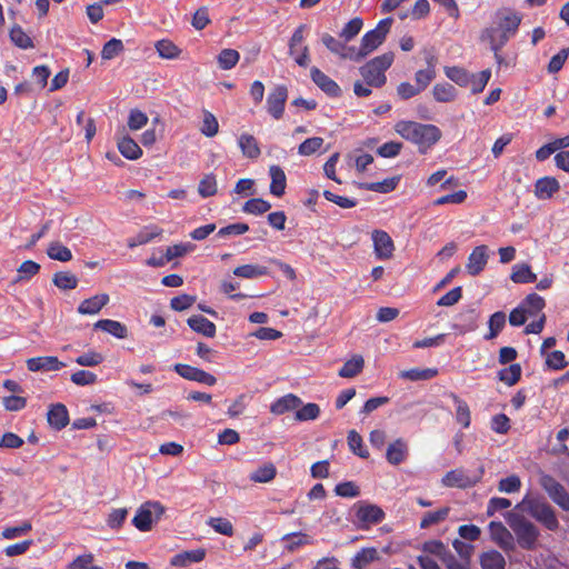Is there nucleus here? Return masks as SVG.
<instances>
[{
    "mask_svg": "<svg viewBox=\"0 0 569 569\" xmlns=\"http://www.w3.org/2000/svg\"><path fill=\"white\" fill-rule=\"evenodd\" d=\"M395 131L407 141L416 144L421 154H426L442 137L441 130L431 123L400 120Z\"/></svg>",
    "mask_w": 569,
    "mask_h": 569,
    "instance_id": "1",
    "label": "nucleus"
},
{
    "mask_svg": "<svg viewBox=\"0 0 569 569\" xmlns=\"http://www.w3.org/2000/svg\"><path fill=\"white\" fill-rule=\"evenodd\" d=\"M522 17L518 12L507 11L498 13L497 27L487 28L482 37L490 43L492 51L501 50L513 37L521 23Z\"/></svg>",
    "mask_w": 569,
    "mask_h": 569,
    "instance_id": "2",
    "label": "nucleus"
},
{
    "mask_svg": "<svg viewBox=\"0 0 569 569\" xmlns=\"http://www.w3.org/2000/svg\"><path fill=\"white\" fill-rule=\"evenodd\" d=\"M505 519L512 529L520 548L525 550L536 549L540 532L532 522L515 511H508Z\"/></svg>",
    "mask_w": 569,
    "mask_h": 569,
    "instance_id": "3",
    "label": "nucleus"
},
{
    "mask_svg": "<svg viewBox=\"0 0 569 569\" xmlns=\"http://www.w3.org/2000/svg\"><path fill=\"white\" fill-rule=\"evenodd\" d=\"M395 59L392 52H385L366 62L359 68L363 81L369 87L381 88L387 82L386 71L391 67Z\"/></svg>",
    "mask_w": 569,
    "mask_h": 569,
    "instance_id": "4",
    "label": "nucleus"
},
{
    "mask_svg": "<svg viewBox=\"0 0 569 569\" xmlns=\"http://www.w3.org/2000/svg\"><path fill=\"white\" fill-rule=\"evenodd\" d=\"M525 507V510L546 529L556 531L559 528V521L553 508L546 501L525 498L517 508Z\"/></svg>",
    "mask_w": 569,
    "mask_h": 569,
    "instance_id": "5",
    "label": "nucleus"
},
{
    "mask_svg": "<svg viewBox=\"0 0 569 569\" xmlns=\"http://www.w3.org/2000/svg\"><path fill=\"white\" fill-rule=\"evenodd\" d=\"M393 19L391 17L380 20L376 28L366 32L360 41L362 53L370 54L377 50L386 40L390 32Z\"/></svg>",
    "mask_w": 569,
    "mask_h": 569,
    "instance_id": "6",
    "label": "nucleus"
},
{
    "mask_svg": "<svg viewBox=\"0 0 569 569\" xmlns=\"http://www.w3.org/2000/svg\"><path fill=\"white\" fill-rule=\"evenodd\" d=\"M163 513L164 507L161 502L147 501L138 508L132 519V525L141 532L149 531L152 528L153 515H156V520H158Z\"/></svg>",
    "mask_w": 569,
    "mask_h": 569,
    "instance_id": "7",
    "label": "nucleus"
},
{
    "mask_svg": "<svg viewBox=\"0 0 569 569\" xmlns=\"http://www.w3.org/2000/svg\"><path fill=\"white\" fill-rule=\"evenodd\" d=\"M539 485L557 506L563 511H569V493L555 477L540 472Z\"/></svg>",
    "mask_w": 569,
    "mask_h": 569,
    "instance_id": "8",
    "label": "nucleus"
},
{
    "mask_svg": "<svg viewBox=\"0 0 569 569\" xmlns=\"http://www.w3.org/2000/svg\"><path fill=\"white\" fill-rule=\"evenodd\" d=\"M483 472L482 467L479 468L478 472L475 475H469L462 468H458L448 471L441 482L449 488L467 489L477 485L481 480Z\"/></svg>",
    "mask_w": 569,
    "mask_h": 569,
    "instance_id": "9",
    "label": "nucleus"
},
{
    "mask_svg": "<svg viewBox=\"0 0 569 569\" xmlns=\"http://www.w3.org/2000/svg\"><path fill=\"white\" fill-rule=\"evenodd\" d=\"M287 98L288 89L284 84H278L269 92L267 110L273 119L279 120L282 118Z\"/></svg>",
    "mask_w": 569,
    "mask_h": 569,
    "instance_id": "10",
    "label": "nucleus"
},
{
    "mask_svg": "<svg viewBox=\"0 0 569 569\" xmlns=\"http://www.w3.org/2000/svg\"><path fill=\"white\" fill-rule=\"evenodd\" d=\"M173 370L180 377L189 381H196L207 386H214L217 383V378L213 375L190 365L176 363Z\"/></svg>",
    "mask_w": 569,
    "mask_h": 569,
    "instance_id": "11",
    "label": "nucleus"
},
{
    "mask_svg": "<svg viewBox=\"0 0 569 569\" xmlns=\"http://www.w3.org/2000/svg\"><path fill=\"white\" fill-rule=\"evenodd\" d=\"M491 540L502 550L509 552L516 548L512 533L500 521H491L488 526Z\"/></svg>",
    "mask_w": 569,
    "mask_h": 569,
    "instance_id": "12",
    "label": "nucleus"
},
{
    "mask_svg": "<svg viewBox=\"0 0 569 569\" xmlns=\"http://www.w3.org/2000/svg\"><path fill=\"white\" fill-rule=\"evenodd\" d=\"M488 259V247L486 244L477 246L468 257L467 272L470 276H478L487 266Z\"/></svg>",
    "mask_w": 569,
    "mask_h": 569,
    "instance_id": "13",
    "label": "nucleus"
},
{
    "mask_svg": "<svg viewBox=\"0 0 569 569\" xmlns=\"http://www.w3.org/2000/svg\"><path fill=\"white\" fill-rule=\"evenodd\" d=\"M27 368L31 372L38 371H58L66 367V363L60 361L54 356H41L29 358L26 361Z\"/></svg>",
    "mask_w": 569,
    "mask_h": 569,
    "instance_id": "14",
    "label": "nucleus"
},
{
    "mask_svg": "<svg viewBox=\"0 0 569 569\" xmlns=\"http://www.w3.org/2000/svg\"><path fill=\"white\" fill-rule=\"evenodd\" d=\"M356 506V517L361 523L377 525L385 519L383 510L376 505L358 502Z\"/></svg>",
    "mask_w": 569,
    "mask_h": 569,
    "instance_id": "15",
    "label": "nucleus"
},
{
    "mask_svg": "<svg viewBox=\"0 0 569 569\" xmlns=\"http://www.w3.org/2000/svg\"><path fill=\"white\" fill-rule=\"evenodd\" d=\"M375 253L379 259H389L393 254L395 244L391 237L383 230L372 232Z\"/></svg>",
    "mask_w": 569,
    "mask_h": 569,
    "instance_id": "16",
    "label": "nucleus"
},
{
    "mask_svg": "<svg viewBox=\"0 0 569 569\" xmlns=\"http://www.w3.org/2000/svg\"><path fill=\"white\" fill-rule=\"evenodd\" d=\"M310 77L312 81L328 96L338 97L341 93V89L338 83L329 78L325 72H322L319 68L312 67L310 69Z\"/></svg>",
    "mask_w": 569,
    "mask_h": 569,
    "instance_id": "17",
    "label": "nucleus"
},
{
    "mask_svg": "<svg viewBox=\"0 0 569 569\" xmlns=\"http://www.w3.org/2000/svg\"><path fill=\"white\" fill-rule=\"evenodd\" d=\"M302 405V400L293 395L287 393L278 399H276L270 406V412L276 416L284 415L289 411H293Z\"/></svg>",
    "mask_w": 569,
    "mask_h": 569,
    "instance_id": "18",
    "label": "nucleus"
},
{
    "mask_svg": "<svg viewBox=\"0 0 569 569\" xmlns=\"http://www.w3.org/2000/svg\"><path fill=\"white\" fill-rule=\"evenodd\" d=\"M47 420L51 428L63 429L69 423L67 407L62 403L52 405L48 410Z\"/></svg>",
    "mask_w": 569,
    "mask_h": 569,
    "instance_id": "19",
    "label": "nucleus"
},
{
    "mask_svg": "<svg viewBox=\"0 0 569 569\" xmlns=\"http://www.w3.org/2000/svg\"><path fill=\"white\" fill-rule=\"evenodd\" d=\"M188 326L197 333L207 338H213L217 333L216 325L201 315H194L188 318Z\"/></svg>",
    "mask_w": 569,
    "mask_h": 569,
    "instance_id": "20",
    "label": "nucleus"
},
{
    "mask_svg": "<svg viewBox=\"0 0 569 569\" xmlns=\"http://www.w3.org/2000/svg\"><path fill=\"white\" fill-rule=\"evenodd\" d=\"M559 190L560 184L555 177H542L535 184V194L538 199H550Z\"/></svg>",
    "mask_w": 569,
    "mask_h": 569,
    "instance_id": "21",
    "label": "nucleus"
},
{
    "mask_svg": "<svg viewBox=\"0 0 569 569\" xmlns=\"http://www.w3.org/2000/svg\"><path fill=\"white\" fill-rule=\"evenodd\" d=\"M108 293H99L88 299H84L78 307L80 315H97L99 311L109 303Z\"/></svg>",
    "mask_w": 569,
    "mask_h": 569,
    "instance_id": "22",
    "label": "nucleus"
},
{
    "mask_svg": "<svg viewBox=\"0 0 569 569\" xmlns=\"http://www.w3.org/2000/svg\"><path fill=\"white\" fill-rule=\"evenodd\" d=\"M206 557V550L202 548L183 551L174 555L170 563L174 567H187L191 563L200 562Z\"/></svg>",
    "mask_w": 569,
    "mask_h": 569,
    "instance_id": "23",
    "label": "nucleus"
},
{
    "mask_svg": "<svg viewBox=\"0 0 569 569\" xmlns=\"http://www.w3.org/2000/svg\"><path fill=\"white\" fill-rule=\"evenodd\" d=\"M269 174L271 178L270 183V193L276 197H281L284 194L286 186H287V178L283 169L279 166H271L269 168Z\"/></svg>",
    "mask_w": 569,
    "mask_h": 569,
    "instance_id": "24",
    "label": "nucleus"
},
{
    "mask_svg": "<svg viewBox=\"0 0 569 569\" xmlns=\"http://www.w3.org/2000/svg\"><path fill=\"white\" fill-rule=\"evenodd\" d=\"M162 234V229L157 224H149L143 227L136 237L129 239L128 247L134 248L137 246L146 244L152 241L154 238Z\"/></svg>",
    "mask_w": 569,
    "mask_h": 569,
    "instance_id": "25",
    "label": "nucleus"
},
{
    "mask_svg": "<svg viewBox=\"0 0 569 569\" xmlns=\"http://www.w3.org/2000/svg\"><path fill=\"white\" fill-rule=\"evenodd\" d=\"M407 455V443L402 439H397L388 446L386 459L389 463L397 466L406 460Z\"/></svg>",
    "mask_w": 569,
    "mask_h": 569,
    "instance_id": "26",
    "label": "nucleus"
},
{
    "mask_svg": "<svg viewBox=\"0 0 569 569\" xmlns=\"http://www.w3.org/2000/svg\"><path fill=\"white\" fill-rule=\"evenodd\" d=\"M94 328L100 329L118 339H124L128 337L127 327L117 320L101 319L94 323Z\"/></svg>",
    "mask_w": 569,
    "mask_h": 569,
    "instance_id": "27",
    "label": "nucleus"
},
{
    "mask_svg": "<svg viewBox=\"0 0 569 569\" xmlns=\"http://www.w3.org/2000/svg\"><path fill=\"white\" fill-rule=\"evenodd\" d=\"M479 562L482 569H506V559L498 550L482 552Z\"/></svg>",
    "mask_w": 569,
    "mask_h": 569,
    "instance_id": "28",
    "label": "nucleus"
},
{
    "mask_svg": "<svg viewBox=\"0 0 569 569\" xmlns=\"http://www.w3.org/2000/svg\"><path fill=\"white\" fill-rule=\"evenodd\" d=\"M238 144L247 158L257 159L261 154L259 143L252 134L242 133L238 139Z\"/></svg>",
    "mask_w": 569,
    "mask_h": 569,
    "instance_id": "29",
    "label": "nucleus"
},
{
    "mask_svg": "<svg viewBox=\"0 0 569 569\" xmlns=\"http://www.w3.org/2000/svg\"><path fill=\"white\" fill-rule=\"evenodd\" d=\"M450 398L456 405L457 422L465 429L469 428L471 423V413L468 403L453 392L450 393Z\"/></svg>",
    "mask_w": 569,
    "mask_h": 569,
    "instance_id": "30",
    "label": "nucleus"
},
{
    "mask_svg": "<svg viewBox=\"0 0 569 569\" xmlns=\"http://www.w3.org/2000/svg\"><path fill=\"white\" fill-rule=\"evenodd\" d=\"M118 149L120 153L129 159V160H137L142 156V150L139 147V144L129 136L122 137L118 141Z\"/></svg>",
    "mask_w": 569,
    "mask_h": 569,
    "instance_id": "31",
    "label": "nucleus"
},
{
    "mask_svg": "<svg viewBox=\"0 0 569 569\" xmlns=\"http://www.w3.org/2000/svg\"><path fill=\"white\" fill-rule=\"evenodd\" d=\"M399 181H400V177L397 176V177L386 178L382 181L363 182V183H360V188L368 190V191L388 193V192L393 191L397 188Z\"/></svg>",
    "mask_w": 569,
    "mask_h": 569,
    "instance_id": "32",
    "label": "nucleus"
},
{
    "mask_svg": "<svg viewBox=\"0 0 569 569\" xmlns=\"http://www.w3.org/2000/svg\"><path fill=\"white\" fill-rule=\"evenodd\" d=\"M510 279L515 283H532L537 280V274L532 272L527 263H517L512 267Z\"/></svg>",
    "mask_w": 569,
    "mask_h": 569,
    "instance_id": "33",
    "label": "nucleus"
},
{
    "mask_svg": "<svg viewBox=\"0 0 569 569\" xmlns=\"http://www.w3.org/2000/svg\"><path fill=\"white\" fill-rule=\"evenodd\" d=\"M520 306L525 309L528 317H536L539 313L541 315V311L546 306V301L541 296L532 292V293H529L521 301Z\"/></svg>",
    "mask_w": 569,
    "mask_h": 569,
    "instance_id": "34",
    "label": "nucleus"
},
{
    "mask_svg": "<svg viewBox=\"0 0 569 569\" xmlns=\"http://www.w3.org/2000/svg\"><path fill=\"white\" fill-rule=\"evenodd\" d=\"M438 376L437 368H411L409 370H403L399 373L401 379L410 380V381H421V380H430Z\"/></svg>",
    "mask_w": 569,
    "mask_h": 569,
    "instance_id": "35",
    "label": "nucleus"
},
{
    "mask_svg": "<svg viewBox=\"0 0 569 569\" xmlns=\"http://www.w3.org/2000/svg\"><path fill=\"white\" fill-rule=\"evenodd\" d=\"M277 476V468L272 462H266L259 466L251 475L250 480L257 483H267Z\"/></svg>",
    "mask_w": 569,
    "mask_h": 569,
    "instance_id": "36",
    "label": "nucleus"
},
{
    "mask_svg": "<svg viewBox=\"0 0 569 569\" xmlns=\"http://www.w3.org/2000/svg\"><path fill=\"white\" fill-rule=\"evenodd\" d=\"M363 367L365 360L362 356L356 355L343 363L338 375L342 378H353L362 371Z\"/></svg>",
    "mask_w": 569,
    "mask_h": 569,
    "instance_id": "37",
    "label": "nucleus"
},
{
    "mask_svg": "<svg viewBox=\"0 0 569 569\" xmlns=\"http://www.w3.org/2000/svg\"><path fill=\"white\" fill-rule=\"evenodd\" d=\"M52 282L61 290H72L78 286V278L70 271H58L52 277Z\"/></svg>",
    "mask_w": 569,
    "mask_h": 569,
    "instance_id": "38",
    "label": "nucleus"
},
{
    "mask_svg": "<svg viewBox=\"0 0 569 569\" xmlns=\"http://www.w3.org/2000/svg\"><path fill=\"white\" fill-rule=\"evenodd\" d=\"M268 268L260 264H242L233 269V274L244 279H253L268 274Z\"/></svg>",
    "mask_w": 569,
    "mask_h": 569,
    "instance_id": "39",
    "label": "nucleus"
},
{
    "mask_svg": "<svg viewBox=\"0 0 569 569\" xmlns=\"http://www.w3.org/2000/svg\"><path fill=\"white\" fill-rule=\"evenodd\" d=\"M432 94L438 102H451L457 97V90L448 82L437 83L432 89Z\"/></svg>",
    "mask_w": 569,
    "mask_h": 569,
    "instance_id": "40",
    "label": "nucleus"
},
{
    "mask_svg": "<svg viewBox=\"0 0 569 569\" xmlns=\"http://www.w3.org/2000/svg\"><path fill=\"white\" fill-rule=\"evenodd\" d=\"M521 372L522 369L519 363H511L509 367H506L498 372V378L500 381L511 387L520 380Z\"/></svg>",
    "mask_w": 569,
    "mask_h": 569,
    "instance_id": "41",
    "label": "nucleus"
},
{
    "mask_svg": "<svg viewBox=\"0 0 569 569\" xmlns=\"http://www.w3.org/2000/svg\"><path fill=\"white\" fill-rule=\"evenodd\" d=\"M47 254L50 259L61 262H68L72 259L71 250L59 241L51 242L48 246Z\"/></svg>",
    "mask_w": 569,
    "mask_h": 569,
    "instance_id": "42",
    "label": "nucleus"
},
{
    "mask_svg": "<svg viewBox=\"0 0 569 569\" xmlns=\"http://www.w3.org/2000/svg\"><path fill=\"white\" fill-rule=\"evenodd\" d=\"M9 36L11 41L20 49L26 50L34 47L32 39L18 24L11 28Z\"/></svg>",
    "mask_w": 569,
    "mask_h": 569,
    "instance_id": "43",
    "label": "nucleus"
},
{
    "mask_svg": "<svg viewBox=\"0 0 569 569\" xmlns=\"http://www.w3.org/2000/svg\"><path fill=\"white\" fill-rule=\"evenodd\" d=\"M445 73L451 81L460 87H468L471 80V74L460 67H447Z\"/></svg>",
    "mask_w": 569,
    "mask_h": 569,
    "instance_id": "44",
    "label": "nucleus"
},
{
    "mask_svg": "<svg viewBox=\"0 0 569 569\" xmlns=\"http://www.w3.org/2000/svg\"><path fill=\"white\" fill-rule=\"evenodd\" d=\"M154 47L158 54L163 59H176L181 53V50L171 40H159Z\"/></svg>",
    "mask_w": 569,
    "mask_h": 569,
    "instance_id": "45",
    "label": "nucleus"
},
{
    "mask_svg": "<svg viewBox=\"0 0 569 569\" xmlns=\"http://www.w3.org/2000/svg\"><path fill=\"white\" fill-rule=\"evenodd\" d=\"M506 325V315L502 311L492 313L489 318V333L485 336V339L490 340L496 338Z\"/></svg>",
    "mask_w": 569,
    "mask_h": 569,
    "instance_id": "46",
    "label": "nucleus"
},
{
    "mask_svg": "<svg viewBox=\"0 0 569 569\" xmlns=\"http://www.w3.org/2000/svg\"><path fill=\"white\" fill-rule=\"evenodd\" d=\"M271 208V204L262 198H251L244 202L242 211L246 213L260 216L267 212Z\"/></svg>",
    "mask_w": 569,
    "mask_h": 569,
    "instance_id": "47",
    "label": "nucleus"
},
{
    "mask_svg": "<svg viewBox=\"0 0 569 569\" xmlns=\"http://www.w3.org/2000/svg\"><path fill=\"white\" fill-rule=\"evenodd\" d=\"M239 59L240 54L234 49H223L217 58L219 68L222 70L232 69L238 63Z\"/></svg>",
    "mask_w": 569,
    "mask_h": 569,
    "instance_id": "48",
    "label": "nucleus"
},
{
    "mask_svg": "<svg viewBox=\"0 0 569 569\" xmlns=\"http://www.w3.org/2000/svg\"><path fill=\"white\" fill-rule=\"evenodd\" d=\"M218 184L213 173L204 174L198 184V192L202 198H209L217 193Z\"/></svg>",
    "mask_w": 569,
    "mask_h": 569,
    "instance_id": "49",
    "label": "nucleus"
},
{
    "mask_svg": "<svg viewBox=\"0 0 569 569\" xmlns=\"http://www.w3.org/2000/svg\"><path fill=\"white\" fill-rule=\"evenodd\" d=\"M363 26V21L360 17H356L348 21L345 27L341 29L339 36L346 42L351 41L356 36L359 34Z\"/></svg>",
    "mask_w": 569,
    "mask_h": 569,
    "instance_id": "50",
    "label": "nucleus"
},
{
    "mask_svg": "<svg viewBox=\"0 0 569 569\" xmlns=\"http://www.w3.org/2000/svg\"><path fill=\"white\" fill-rule=\"evenodd\" d=\"M450 508L443 507L436 511L426 512L420 521V528L425 529L443 521L449 515Z\"/></svg>",
    "mask_w": 569,
    "mask_h": 569,
    "instance_id": "51",
    "label": "nucleus"
},
{
    "mask_svg": "<svg viewBox=\"0 0 569 569\" xmlns=\"http://www.w3.org/2000/svg\"><path fill=\"white\" fill-rule=\"evenodd\" d=\"M218 131H219V123H218L217 118L210 111L204 110L202 124L200 127V132L208 138H212L218 133Z\"/></svg>",
    "mask_w": 569,
    "mask_h": 569,
    "instance_id": "52",
    "label": "nucleus"
},
{
    "mask_svg": "<svg viewBox=\"0 0 569 569\" xmlns=\"http://www.w3.org/2000/svg\"><path fill=\"white\" fill-rule=\"evenodd\" d=\"M320 415V407L317 403L309 402L305 406H300L295 415L298 421L316 420Z\"/></svg>",
    "mask_w": 569,
    "mask_h": 569,
    "instance_id": "53",
    "label": "nucleus"
},
{
    "mask_svg": "<svg viewBox=\"0 0 569 569\" xmlns=\"http://www.w3.org/2000/svg\"><path fill=\"white\" fill-rule=\"evenodd\" d=\"M436 78V70L435 67L429 66L426 69L418 70L415 73V81H416V88L419 89L420 92H422Z\"/></svg>",
    "mask_w": 569,
    "mask_h": 569,
    "instance_id": "54",
    "label": "nucleus"
},
{
    "mask_svg": "<svg viewBox=\"0 0 569 569\" xmlns=\"http://www.w3.org/2000/svg\"><path fill=\"white\" fill-rule=\"evenodd\" d=\"M40 270V264L32 260L23 261L18 268L16 282L30 280Z\"/></svg>",
    "mask_w": 569,
    "mask_h": 569,
    "instance_id": "55",
    "label": "nucleus"
},
{
    "mask_svg": "<svg viewBox=\"0 0 569 569\" xmlns=\"http://www.w3.org/2000/svg\"><path fill=\"white\" fill-rule=\"evenodd\" d=\"M207 525L210 526L216 532L231 537L233 535V526L231 521L222 517H211L208 519Z\"/></svg>",
    "mask_w": 569,
    "mask_h": 569,
    "instance_id": "56",
    "label": "nucleus"
},
{
    "mask_svg": "<svg viewBox=\"0 0 569 569\" xmlns=\"http://www.w3.org/2000/svg\"><path fill=\"white\" fill-rule=\"evenodd\" d=\"M347 440H348V446H349L350 450L355 455L359 456L360 458L369 457L368 450L363 448L362 438L356 430H350L348 432Z\"/></svg>",
    "mask_w": 569,
    "mask_h": 569,
    "instance_id": "57",
    "label": "nucleus"
},
{
    "mask_svg": "<svg viewBox=\"0 0 569 569\" xmlns=\"http://www.w3.org/2000/svg\"><path fill=\"white\" fill-rule=\"evenodd\" d=\"M491 77V71L489 69L482 70L477 74H471V80L468 87H470L471 92L477 94L483 91L487 83L489 82Z\"/></svg>",
    "mask_w": 569,
    "mask_h": 569,
    "instance_id": "58",
    "label": "nucleus"
},
{
    "mask_svg": "<svg viewBox=\"0 0 569 569\" xmlns=\"http://www.w3.org/2000/svg\"><path fill=\"white\" fill-rule=\"evenodd\" d=\"M124 50V46L120 39L112 38L103 44L101 57L104 60H111Z\"/></svg>",
    "mask_w": 569,
    "mask_h": 569,
    "instance_id": "59",
    "label": "nucleus"
},
{
    "mask_svg": "<svg viewBox=\"0 0 569 569\" xmlns=\"http://www.w3.org/2000/svg\"><path fill=\"white\" fill-rule=\"evenodd\" d=\"M323 142L325 140L321 137L308 138L299 144L298 153L301 156H311L322 147Z\"/></svg>",
    "mask_w": 569,
    "mask_h": 569,
    "instance_id": "60",
    "label": "nucleus"
},
{
    "mask_svg": "<svg viewBox=\"0 0 569 569\" xmlns=\"http://www.w3.org/2000/svg\"><path fill=\"white\" fill-rule=\"evenodd\" d=\"M520 488L521 480L517 475H511L509 477L502 478L498 483V490L505 493L518 492Z\"/></svg>",
    "mask_w": 569,
    "mask_h": 569,
    "instance_id": "61",
    "label": "nucleus"
},
{
    "mask_svg": "<svg viewBox=\"0 0 569 569\" xmlns=\"http://www.w3.org/2000/svg\"><path fill=\"white\" fill-rule=\"evenodd\" d=\"M335 493L342 498H356L360 495V489L353 481H345L335 487Z\"/></svg>",
    "mask_w": 569,
    "mask_h": 569,
    "instance_id": "62",
    "label": "nucleus"
},
{
    "mask_svg": "<svg viewBox=\"0 0 569 569\" xmlns=\"http://www.w3.org/2000/svg\"><path fill=\"white\" fill-rule=\"evenodd\" d=\"M148 123V116L139 109H132L128 117V127L130 130H140Z\"/></svg>",
    "mask_w": 569,
    "mask_h": 569,
    "instance_id": "63",
    "label": "nucleus"
},
{
    "mask_svg": "<svg viewBox=\"0 0 569 569\" xmlns=\"http://www.w3.org/2000/svg\"><path fill=\"white\" fill-rule=\"evenodd\" d=\"M533 569H562L560 561L550 555H541L536 559Z\"/></svg>",
    "mask_w": 569,
    "mask_h": 569,
    "instance_id": "64",
    "label": "nucleus"
}]
</instances>
